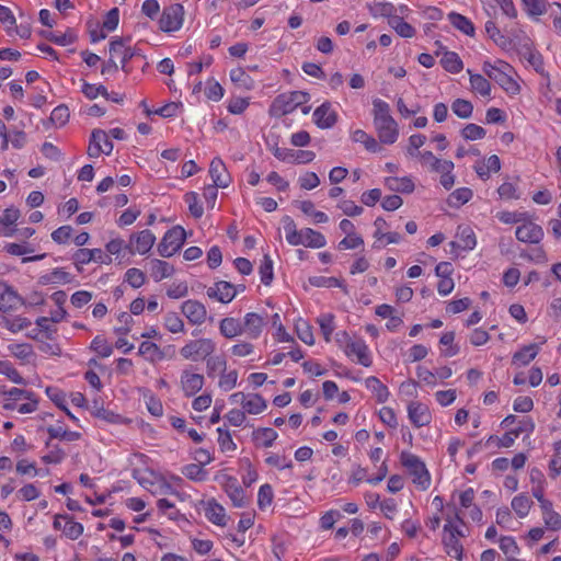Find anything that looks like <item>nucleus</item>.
I'll use <instances>...</instances> for the list:
<instances>
[{
    "label": "nucleus",
    "mask_w": 561,
    "mask_h": 561,
    "mask_svg": "<svg viewBox=\"0 0 561 561\" xmlns=\"http://www.w3.org/2000/svg\"><path fill=\"white\" fill-rule=\"evenodd\" d=\"M374 105V126L380 142L392 145L399 136L398 124L390 115L388 103L382 100H375Z\"/></svg>",
    "instance_id": "nucleus-1"
},
{
    "label": "nucleus",
    "mask_w": 561,
    "mask_h": 561,
    "mask_svg": "<svg viewBox=\"0 0 561 561\" xmlns=\"http://www.w3.org/2000/svg\"><path fill=\"white\" fill-rule=\"evenodd\" d=\"M482 70L491 80L495 81L506 92L512 94L518 93L519 85L512 78V67L507 62L500 59L494 62L484 61Z\"/></svg>",
    "instance_id": "nucleus-2"
},
{
    "label": "nucleus",
    "mask_w": 561,
    "mask_h": 561,
    "mask_svg": "<svg viewBox=\"0 0 561 561\" xmlns=\"http://www.w3.org/2000/svg\"><path fill=\"white\" fill-rule=\"evenodd\" d=\"M309 101V94L302 91H293L277 95L272 102L268 113L273 117H282L294 112L299 105Z\"/></svg>",
    "instance_id": "nucleus-3"
},
{
    "label": "nucleus",
    "mask_w": 561,
    "mask_h": 561,
    "mask_svg": "<svg viewBox=\"0 0 561 561\" xmlns=\"http://www.w3.org/2000/svg\"><path fill=\"white\" fill-rule=\"evenodd\" d=\"M400 459L401 463L413 477V483L423 491L427 490L431 484V476L425 467V463L417 456L408 451H402Z\"/></svg>",
    "instance_id": "nucleus-4"
},
{
    "label": "nucleus",
    "mask_w": 561,
    "mask_h": 561,
    "mask_svg": "<svg viewBox=\"0 0 561 561\" xmlns=\"http://www.w3.org/2000/svg\"><path fill=\"white\" fill-rule=\"evenodd\" d=\"M216 351V343L208 337L190 340L181 347L180 354L186 360H206Z\"/></svg>",
    "instance_id": "nucleus-5"
},
{
    "label": "nucleus",
    "mask_w": 561,
    "mask_h": 561,
    "mask_svg": "<svg viewBox=\"0 0 561 561\" xmlns=\"http://www.w3.org/2000/svg\"><path fill=\"white\" fill-rule=\"evenodd\" d=\"M186 232L183 227L174 226L165 232L158 245V252L162 257H170L183 245Z\"/></svg>",
    "instance_id": "nucleus-6"
},
{
    "label": "nucleus",
    "mask_w": 561,
    "mask_h": 561,
    "mask_svg": "<svg viewBox=\"0 0 561 561\" xmlns=\"http://www.w3.org/2000/svg\"><path fill=\"white\" fill-rule=\"evenodd\" d=\"M462 536V531L450 519H447V523L444 525L443 543L446 553L459 561H461L463 550L459 538Z\"/></svg>",
    "instance_id": "nucleus-7"
},
{
    "label": "nucleus",
    "mask_w": 561,
    "mask_h": 561,
    "mask_svg": "<svg viewBox=\"0 0 561 561\" xmlns=\"http://www.w3.org/2000/svg\"><path fill=\"white\" fill-rule=\"evenodd\" d=\"M184 8L180 3L171 4L164 8L160 18V30L167 33L175 32L183 24Z\"/></svg>",
    "instance_id": "nucleus-8"
},
{
    "label": "nucleus",
    "mask_w": 561,
    "mask_h": 561,
    "mask_svg": "<svg viewBox=\"0 0 561 561\" xmlns=\"http://www.w3.org/2000/svg\"><path fill=\"white\" fill-rule=\"evenodd\" d=\"M24 299L18 294V291L7 284L5 282H0V311L1 312H12L18 310L20 307L24 306Z\"/></svg>",
    "instance_id": "nucleus-9"
},
{
    "label": "nucleus",
    "mask_w": 561,
    "mask_h": 561,
    "mask_svg": "<svg viewBox=\"0 0 561 561\" xmlns=\"http://www.w3.org/2000/svg\"><path fill=\"white\" fill-rule=\"evenodd\" d=\"M113 151V144L108 139V134L102 129H94L91 134L88 154L91 158H96L101 153L111 154Z\"/></svg>",
    "instance_id": "nucleus-10"
},
{
    "label": "nucleus",
    "mask_w": 561,
    "mask_h": 561,
    "mask_svg": "<svg viewBox=\"0 0 561 561\" xmlns=\"http://www.w3.org/2000/svg\"><path fill=\"white\" fill-rule=\"evenodd\" d=\"M156 242V236L150 230H141L138 233H134L129 238L126 248L130 253L146 254L148 253Z\"/></svg>",
    "instance_id": "nucleus-11"
},
{
    "label": "nucleus",
    "mask_w": 561,
    "mask_h": 561,
    "mask_svg": "<svg viewBox=\"0 0 561 561\" xmlns=\"http://www.w3.org/2000/svg\"><path fill=\"white\" fill-rule=\"evenodd\" d=\"M110 56L112 58H118L121 61V68L124 72L129 73L130 69L127 67V62L135 56V49L125 45V39L122 37L114 38L110 43Z\"/></svg>",
    "instance_id": "nucleus-12"
},
{
    "label": "nucleus",
    "mask_w": 561,
    "mask_h": 561,
    "mask_svg": "<svg viewBox=\"0 0 561 561\" xmlns=\"http://www.w3.org/2000/svg\"><path fill=\"white\" fill-rule=\"evenodd\" d=\"M182 313L192 324L199 325L205 322L207 317L206 307L198 300H186L181 307Z\"/></svg>",
    "instance_id": "nucleus-13"
},
{
    "label": "nucleus",
    "mask_w": 561,
    "mask_h": 561,
    "mask_svg": "<svg viewBox=\"0 0 561 561\" xmlns=\"http://www.w3.org/2000/svg\"><path fill=\"white\" fill-rule=\"evenodd\" d=\"M237 295V287L229 282L219 280L207 289V296L222 304L230 302Z\"/></svg>",
    "instance_id": "nucleus-14"
},
{
    "label": "nucleus",
    "mask_w": 561,
    "mask_h": 561,
    "mask_svg": "<svg viewBox=\"0 0 561 561\" xmlns=\"http://www.w3.org/2000/svg\"><path fill=\"white\" fill-rule=\"evenodd\" d=\"M209 175L213 180V184L220 188H226L231 183V176L226 164L218 157L214 158L209 164Z\"/></svg>",
    "instance_id": "nucleus-15"
},
{
    "label": "nucleus",
    "mask_w": 561,
    "mask_h": 561,
    "mask_svg": "<svg viewBox=\"0 0 561 561\" xmlns=\"http://www.w3.org/2000/svg\"><path fill=\"white\" fill-rule=\"evenodd\" d=\"M344 352L350 358H355L358 364L365 367H369L371 365L368 346L362 339H356L348 343Z\"/></svg>",
    "instance_id": "nucleus-16"
},
{
    "label": "nucleus",
    "mask_w": 561,
    "mask_h": 561,
    "mask_svg": "<svg viewBox=\"0 0 561 561\" xmlns=\"http://www.w3.org/2000/svg\"><path fill=\"white\" fill-rule=\"evenodd\" d=\"M337 119L336 112L332 108L330 102H324L322 105L317 107L313 112L314 124L321 128L327 129L334 126Z\"/></svg>",
    "instance_id": "nucleus-17"
},
{
    "label": "nucleus",
    "mask_w": 561,
    "mask_h": 561,
    "mask_svg": "<svg viewBox=\"0 0 561 561\" xmlns=\"http://www.w3.org/2000/svg\"><path fill=\"white\" fill-rule=\"evenodd\" d=\"M266 322L262 316L255 312H248L244 316L242 322V332L248 335L249 339H257Z\"/></svg>",
    "instance_id": "nucleus-18"
},
{
    "label": "nucleus",
    "mask_w": 561,
    "mask_h": 561,
    "mask_svg": "<svg viewBox=\"0 0 561 561\" xmlns=\"http://www.w3.org/2000/svg\"><path fill=\"white\" fill-rule=\"evenodd\" d=\"M515 236L522 242L538 243L543 237V230L540 226L528 221L517 227Z\"/></svg>",
    "instance_id": "nucleus-19"
},
{
    "label": "nucleus",
    "mask_w": 561,
    "mask_h": 561,
    "mask_svg": "<svg viewBox=\"0 0 561 561\" xmlns=\"http://www.w3.org/2000/svg\"><path fill=\"white\" fill-rule=\"evenodd\" d=\"M203 375L183 370L181 375V388L186 397H193L203 388Z\"/></svg>",
    "instance_id": "nucleus-20"
},
{
    "label": "nucleus",
    "mask_w": 561,
    "mask_h": 561,
    "mask_svg": "<svg viewBox=\"0 0 561 561\" xmlns=\"http://www.w3.org/2000/svg\"><path fill=\"white\" fill-rule=\"evenodd\" d=\"M417 158L422 164L428 167L432 172H448L453 171L454 163L450 160H440L436 158L432 151L417 152Z\"/></svg>",
    "instance_id": "nucleus-21"
},
{
    "label": "nucleus",
    "mask_w": 561,
    "mask_h": 561,
    "mask_svg": "<svg viewBox=\"0 0 561 561\" xmlns=\"http://www.w3.org/2000/svg\"><path fill=\"white\" fill-rule=\"evenodd\" d=\"M410 421L416 426L422 427L431 423L432 416L428 408L421 402H411L408 407Z\"/></svg>",
    "instance_id": "nucleus-22"
},
{
    "label": "nucleus",
    "mask_w": 561,
    "mask_h": 561,
    "mask_svg": "<svg viewBox=\"0 0 561 561\" xmlns=\"http://www.w3.org/2000/svg\"><path fill=\"white\" fill-rule=\"evenodd\" d=\"M225 491L231 500L233 506L244 507L248 505L249 500L247 499L244 490L238 483L237 479L228 478L225 483Z\"/></svg>",
    "instance_id": "nucleus-23"
},
{
    "label": "nucleus",
    "mask_w": 561,
    "mask_h": 561,
    "mask_svg": "<svg viewBox=\"0 0 561 561\" xmlns=\"http://www.w3.org/2000/svg\"><path fill=\"white\" fill-rule=\"evenodd\" d=\"M457 241L450 242L453 248H459L461 250L468 251L472 250L476 244V236L473 230L468 226H459L456 234Z\"/></svg>",
    "instance_id": "nucleus-24"
},
{
    "label": "nucleus",
    "mask_w": 561,
    "mask_h": 561,
    "mask_svg": "<svg viewBox=\"0 0 561 561\" xmlns=\"http://www.w3.org/2000/svg\"><path fill=\"white\" fill-rule=\"evenodd\" d=\"M205 515L209 522L218 526L227 525V515L222 505L215 500H209L205 510Z\"/></svg>",
    "instance_id": "nucleus-25"
},
{
    "label": "nucleus",
    "mask_w": 561,
    "mask_h": 561,
    "mask_svg": "<svg viewBox=\"0 0 561 561\" xmlns=\"http://www.w3.org/2000/svg\"><path fill=\"white\" fill-rule=\"evenodd\" d=\"M300 244L309 248H323L327 243L325 238L322 233L311 229L305 228L299 230Z\"/></svg>",
    "instance_id": "nucleus-26"
},
{
    "label": "nucleus",
    "mask_w": 561,
    "mask_h": 561,
    "mask_svg": "<svg viewBox=\"0 0 561 561\" xmlns=\"http://www.w3.org/2000/svg\"><path fill=\"white\" fill-rule=\"evenodd\" d=\"M219 331L220 334L226 339H233L243 333L242 322L232 317L224 318L219 322Z\"/></svg>",
    "instance_id": "nucleus-27"
},
{
    "label": "nucleus",
    "mask_w": 561,
    "mask_h": 561,
    "mask_svg": "<svg viewBox=\"0 0 561 561\" xmlns=\"http://www.w3.org/2000/svg\"><path fill=\"white\" fill-rule=\"evenodd\" d=\"M138 353L139 355L145 356L151 363L165 358V352L152 342H142L139 345Z\"/></svg>",
    "instance_id": "nucleus-28"
},
{
    "label": "nucleus",
    "mask_w": 561,
    "mask_h": 561,
    "mask_svg": "<svg viewBox=\"0 0 561 561\" xmlns=\"http://www.w3.org/2000/svg\"><path fill=\"white\" fill-rule=\"evenodd\" d=\"M385 184L393 192L411 193L414 190V183L409 178L390 176L386 179Z\"/></svg>",
    "instance_id": "nucleus-29"
},
{
    "label": "nucleus",
    "mask_w": 561,
    "mask_h": 561,
    "mask_svg": "<svg viewBox=\"0 0 561 561\" xmlns=\"http://www.w3.org/2000/svg\"><path fill=\"white\" fill-rule=\"evenodd\" d=\"M365 385L375 394L378 402L382 403L388 400L389 391L377 377H368Z\"/></svg>",
    "instance_id": "nucleus-30"
},
{
    "label": "nucleus",
    "mask_w": 561,
    "mask_h": 561,
    "mask_svg": "<svg viewBox=\"0 0 561 561\" xmlns=\"http://www.w3.org/2000/svg\"><path fill=\"white\" fill-rule=\"evenodd\" d=\"M277 436V432L271 427H262L253 432V439L256 442V444L265 448L271 447L276 440Z\"/></svg>",
    "instance_id": "nucleus-31"
},
{
    "label": "nucleus",
    "mask_w": 561,
    "mask_h": 561,
    "mask_svg": "<svg viewBox=\"0 0 561 561\" xmlns=\"http://www.w3.org/2000/svg\"><path fill=\"white\" fill-rule=\"evenodd\" d=\"M467 72L470 76L471 89L482 96H490V94H491L490 82L483 76L478 75V73H472V71L470 69H468Z\"/></svg>",
    "instance_id": "nucleus-32"
},
{
    "label": "nucleus",
    "mask_w": 561,
    "mask_h": 561,
    "mask_svg": "<svg viewBox=\"0 0 561 561\" xmlns=\"http://www.w3.org/2000/svg\"><path fill=\"white\" fill-rule=\"evenodd\" d=\"M448 20L454 27L461 31L466 35L474 34V26H473L472 22L469 19H467L465 15H461L456 12H451L448 14Z\"/></svg>",
    "instance_id": "nucleus-33"
},
{
    "label": "nucleus",
    "mask_w": 561,
    "mask_h": 561,
    "mask_svg": "<svg viewBox=\"0 0 561 561\" xmlns=\"http://www.w3.org/2000/svg\"><path fill=\"white\" fill-rule=\"evenodd\" d=\"M539 346L537 344H529L524 346L519 352L513 355V363L520 365H528L538 354Z\"/></svg>",
    "instance_id": "nucleus-34"
},
{
    "label": "nucleus",
    "mask_w": 561,
    "mask_h": 561,
    "mask_svg": "<svg viewBox=\"0 0 561 561\" xmlns=\"http://www.w3.org/2000/svg\"><path fill=\"white\" fill-rule=\"evenodd\" d=\"M266 409L265 400L257 393H248L243 411L249 414H259Z\"/></svg>",
    "instance_id": "nucleus-35"
},
{
    "label": "nucleus",
    "mask_w": 561,
    "mask_h": 561,
    "mask_svg": "<svg viewBox=\"0 0 561 561\" xmlns=\"http://www.w3.org/2000/svg\"><path fill=\"white\" fill-rule=\"evenodd\" d=\"M440 64L446 71L451 73H458L463 67L460 57L454 51H446L440 59Z\"/></svg>",
    "instance_id": "nucleus-36"
},
{
    "label": "nucleus",
    "mask_w": 561,
    "mask_h": 561,
    "mask_svg": "<svg viewBox=\"0 0 561 561\" xmlns=\"http://www.w3.org/2000/svg\"><path fill=\"white\" fill-rule=\"evenodd\" d=\"M352 139L355 142L363 144L364 147L370 152L375 153V152H379L381 150V147L379 146L377 140L362 129L355 130L352 135Z\"/></svg>",
    "instance_id": "nucleus-37"
},
{
    "label": "nucleus",
    "mask_w": 561,
    "mask_h": 561,
    "mask_svg": "<svg viewBox=\"0 0 561 561\" xmlns=\"http://www.w3.org/2000/svg\"><path fill=\"white\" fill-rule=\"evenodd\" d=\"M173 273V267L165 261L152 260L151 261V275L156 282L170 277Z\"/></svg>",
    "instance_id": "nucleus-38"
},
{
    "label": "nucleus",
    "mask_w": 561,
    "mask_h": 561,
    "mask_svg": "<svg viewBox=\"0 0 561 561\" xmlns=\"http://www.w3.org/2000/svg\"><path fill=\"white\" fill-rule=\"evenodd\" d=\"M231 81L239 88L251 90L254 85L253 79L244 71L243 68H236L230 71Z\"/></svg>",
    "instance_id": "nucleus-39"
},
{
    "label": "nucleus",
    "mask_w": 561,
    "mask_h": 561,
    "mask_svg": "<svg viewBox=\"0 0 561 561\" xmlns=\"http://www.w3.org/2000/svg\"><path fill=\"white\" fill-rule=\"evenodd\" d=\"M227 368V362L224 356H208L206 359L207 376L215 378L217 373H224Z\"/></svg>",
    "instance_id": "nucleus-40"
},
{
    "label": "nucleus",
    "mask_w": 561,
    "mask_h": 561,
    "mask_svg": "<svg viewBox=\"0 0 561 561\" xmlns=\"http://www.w3.org/2000/svg\"><path fill=\"white\" fill-rule=\"evenodd\" d=\"M46 394L48 398L61 409L71 420H76V416L66 407V396L62 391L55 387H47Z\"/></svg>",
    "instance_id": "nucleus-41"
},
{
    "label": "nucleus",
    "mask_w": 561,
    "mask_h": 561,
    "mask_svg": "<svg viewBox=\"0 0 561 561\" xmlns=\"http://www.w3.org/2000/svg\"><path fill=\"white\" fill-rule=\"evenodd\" d=\"M71 275L61 270L55 268L49 274H46L41 277L42 284H68L71 282Z\"/></svg>",
    "instance_id": "nucleus-42"
},
{
    "label": "nucleus",
    "mask_w": 561,
    "mask_h": 561,
    "mask_svg": "<svg viewBox=\"0 0 561 561\" xmlns=\"http://www.w3.org/2000/svg\"><path fill=\"white\" fill-rule=\"evenodd\" d=\"M531 505L533 501L525 494H518L512 500V508L520 518L528 515Z\"/></svg>",
    "instance_id": "nucleus-43"
},
{
    "label": "nucleus",
    "mask_w": 561,
    "mask_h": 561,
    "mask_svg": "<svg viewBox=\"0 0 561 561\" xmlns=\"http://www.w3.org/2000/svg\"><path fill=\"white\" fill-rule=\"evenodd\" d=\"M389 24L401 37L410 38L415 34L414 27L400 16L394 15L389 19Z\"/></svg>",
    "instance_id": "nucleus-44"
},
{
    "label": "nucleus",
    "mask_w": 561,
    "mask_h": 561,
    "mask_svg": "<svg viewBox=\"0 0 561 561\" xmlns=\"http://www.w3.org/2000/svg\"><path fill=\"white\" fill-rule=\"evenodd\" d=\"M30 324L31 322L26 318L16 317L14 319H10L4 316H0V325L4 327L12 333H18L26 329Z\"/></svg>",
    "instance_id": "nucleus-45"
},
{
    "label": "nucleus",
    "mask_w": 561,
    "mask_h": 561,
    "mask_svg": "<svg viewBox=\"0 0 561 561\" xmlns=\"http://www.w3.org/2000/svg\"><path fill=\"white\" fill-rule=\"evenodd\" d=\"M283 224L287 242L291 245H300L299 230H297L295 221L289 216H285Z\"/></svg>",
    "instance_id": "nucleus-46"
},
{
    "label": "nucleus",
    "mask_w": 561,
    "mask_h": 561,
    "mask_svg": "<svg viewBox=\"0 0 561 561\" xmlns=\"http://www.w3.org/2000/svg\"><path fill=\"white\" fill-rule=\"evenodd\" d=\"M473 193L470 188L461 187L454 191L448 197V205L451 207H460L469 202Z\"/></svg>",
    "instance_id": "nucleus-47"
},
{
    "label": "nucleus",
    "mask_w": 561,
    "mask_h": 561,
    "mask_svg": "<svg viewBox=\"0 0 561 561\" xmlns=\"http://www.w3.org/2000/svg\"><path fill=\"white\" fill-rule=\"evenodd\" d=\"M451 111L454 114H456L459 118L467 119L471 117L473 112V105L470 101L463 100V99H456L451 103Z\"/></svg>",
    "instance_id": "nucleus-48"
},
{
    "label": "nucleus",
    "mask_w": 561,
    "mask_h": 561,
    "mask_svg": "<svg viewBox=\"0 0 561 561\" xmlns=\"http://www.w3.org/2000/svg\"><path fill=\"white\" fill-rule=\"evenodd\" d=\"M318 323L320 325L323 337L327 342L331 341V335L335 329L334 327V316L331 313L321 314L318 318Z\"/></svg>",
    "instance_id": "nucleus-49"
},
{
    "label": "nucleus",
    "mask_w": 561,
    "mask_h": 561,
    "mask_svg": "<svg viewBox=\"0 0 561 561\" xmlns=\"http://www.w3.org/2000/svg\"><path fill=\"white\" fill-rule=\"evenodd\" d=\"M41 35L44 38H46L57 45H60V46L70 45L76 41V36L72 33H65V34L56 35L50 31H43V32H41Z\"/></svg>",
    "instance_id": "nucleus-50"
},
{
    "label": "nucleus",
    "mask_w": 561,
    "mask_h": 561,
    "mask_svg": "<svg viewBox=\"0 0 561 561\" xmlns=\"http://www.w3.org/2000/svg\"><path fill=\"white\" fill-rule=\"evenodd\" d=\"M47 433L50 438H61L69 442L77 440L80 437V434L77 432H70L65 430L62 426H49L47 428Z\"/></svg>",
    "instance_id": "nucleus-51"
},
{
    "label": "nucleus",
    "mask_w": 561,
    "mask_h": 561,
    "mask_svg": "<svg viewBox=\"0 0 561 561\" xmlns=\"http://www.w3.org/2000/svg\"><path fill=\"white\" fill-rule=\"evenodd\" d=\"M296 332L298 337L307 345L314 344V337L311 327L304 320H298L296 323Z\"/></svg>",
    "instance_id": "nucleus-52"
},
{
    "label": "nucleus",
    "mask_w": 561,
    "mask_h": 561,
    "mask_svg": "<svg viewBox=\"0 0 561 561\" xmlns=\"http://www.w3.org/2000/svg\"><path fill=\"white\" fill-rule=\"evenodd\" d=\"M164 327L171 333H180L184 331V322L175 312H168L165 314Z\"/></svg>",
    "instance_id": "nucleus-53"
},
{
    "label": "nucleus",
    "mask_w": 561,
    "mask_h": 561,
    "mask_svg": "<svg viewBox=\"0 0 561 561\" xmlns=\"http://www.w3.org/2000/svg\"><path fill=\"white\" fill-rule=\"evenodd\" d=\"M91 348L103 358L111 356L113 352V347L101 335H98L92 340Z\"/></svg>",
    "instance_id": "nucleus-54"
},
{
    "label": "nucleus",
    "mask_w": 561,
    "mask_h": 561,
    "mask_svg": "<svg viewBox=\"0 0 561 561\" xmlns=\"http://www.w3.org/2000/svg\"><path fill=\"white\" fill-rule=\"evenodd\" d=\"M182 473L190 480L203 481L206 478V472L198 463H190L183 467Z\"/></svg>",
    "instance_id": "nucleus-55"
},
{
    "label": "nucleus",
    "mask_w": 561,
    "mask_h": 561,
    "mask_svg": "<svg viewBox=\"0 0 561 561\" xmlns=\"http://www.w3.org/2000/svg\"><path fill=\"white\" fill-rule=\"evenodd\" d=\"M0 374L7 376L14 383L25 385L24 378L9 362H0Z\"/></svg>",
    "instance_id": "nucleus-56"
},
{
    "label": "nucleus",
    "mask_w": 561,
    "mask_h": 561,
    "mask_svg": "<svg viewBox=\"0 0 561 561\" xmlns=\"http://www.w3.org/2000/svg\"><path fill=\"white\" fill-rule=\"evenodd\" d=\"M81 91H82V93L89 100H94L99 95H102L104 98H108L107 89L104 85H102V84L96 85V84H91V83H88V82H83Z\"/></svg>",
    "instance_id": "nucleus-57"
},
{
    "label": "nucleus",
    "mask_w": 561,
    "mask_h": 561,
    "mask_svg": "<svg viewBox=\"0 0 561 561\" xmlns=\"http://www.w3.org/2000/svg\"><path fill=\"white\" fill-rule=\"evenodd\" d=\"M259 272L261 276V282L264 285H270L273 280V261L267 254L264 255Z\"/></svg>",
    "instance_id": "nucleus-58"
},
{
    "label": "nucleus",
    "mask_w": 561,
    "mask_h": 561,
    "mask_svg": "<svg viewBox=\"0 0 561 561\" xmlns=\"http://www.w3.org/2000/svg\"><path fill=\"white\" fill-rule=\"evenodd\" d=\"M65 536L71 540L79 538L83 533V526L80 523L73 522L70 517L65 522L62 527Z\"/></svg>",
    "instance_id": "nucleus-59"
},
{
    "label": "nucleus",
    "mask_w": 561,
    "mask_h": 561,
    "mask_svg": "<svg viewBox=\"0 0 561 561\" xmlns=\"http://www.w3.org/2000/svg\"><path fill=\"white\" fill-rule=\"evenodd\" d=\"M217 433H218V444L222 451H234L237 449V445L232 440V437L228 430L218 427Z\"/></svg>",
    "instance_id": "nucleus-60"
},
{
    "label": "nucleus",
    "mask_w": 561,
    "mask_h": 561,
    "mask_svg": "<svg viewBox=\"0 0 561 561\" xmlns=\"http://www.w3.org/2000/svg\"><path fill=\"white\" fill-rule=\"evenodd\" d=\"M184 198L188 205L191 215L195 218H201L203 216L204 209H203V206L198 203L197 193L188 192L185 194Z\"/></svg>",
    "instance_id": "nucleus-61"
},
{
    "label": "nucleus",
    "mask_w": 561,
    "mask_h": 561,
    "mask_svg": "<svg viewBox=\"0 0 561 561\" xmlns=\"http://www.w3.org/2000/svg\"><path fill=\"white\" fill-rule=\"evenodd\" d=\"M461 136L466 140H478L485 136V129L476 124H468L461 130Z\"/></svg>",
    "instance_id": "nucleus-62"
},
{
    "label": "nucleus",
    "mask_w": 561,
    "mask_h": 561,
    "mask_svg": "<svg viewBox=\"0 0 561 561\" xmlns=\"http://www.w3.org/2000/svg\"><path fill=\"white\" fill-rule=\"evenodd\" d=\"M522 2L530 15H541L547 11L546 0H522Z\"/></svg>",
    "instance_id": "nucleus-63"
},
{
    "label": "nucleus",
    "mask_w": 561,
    "mask_h": 561,
    "mask_svg": "<svg viewBox=\"0 0 561 561\" xmlns=\"http://www.w3.org/2000/svg\"><path fill=\"white\" fill-rule=\"evenodd\" d=\"M69 119V110L66 105H58L50 114V121L56 126H64Z\"/></svg>",
    "instance_id": "nucleus-64"
}]
</instances>
